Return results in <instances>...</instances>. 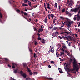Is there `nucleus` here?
<instances>
[{"label":"nucleus","instance_id":"36","mask_svg":"<svg viewBox=\"0 0 80 80\" xmlns=\"http://www.w3.org/2000/svg\"><path fill=\"white\" fill-rule=\"evenodd\" d=\"M4 59L6 61V62H8V59H7V58H5Z\"/></svg>","mask_w":80,"mask_h":80},{"label":"nucleus","instance_id":"11","mask_svg":"<svg viewBox=\"0 0 80 80\" xmlns=\"http://www.w3.org/2000/svg\"><path fill=\"white\" fill-rule=\"evenodd\" d=\"M52 36L53 37H55V36H56V32H54V33H52Z\"/></svg>","mask_w":80,"mask_h":80},{"label":"nucleus","instance_id":"14","mask_svg":"<svg viewBox=\"0 0 80 80\" xmlns=\"http://www.w3.org/2000/svg\"><path fill=\"white\" fill-rule=\"evenodd\" d=\"M47 18H47V17H46L44 19V22L46 23H47Z\"/></svg>","mask_w":80,"mask_h":80},{"label":"nucleus","instance_id":"21","mask_svg":"<svg viewBox=\"0 0 80 80\" xmlns=\"http://www.w3.org/2000/svg\"><path fill=\"white\" fill-rule=\"evenodd\" d=\"M51 17H53L54 18H55V15H53V14H51Z\"/></svg>","mask_w":80,"mask_h":80},{"label":"nucleus","instance_id":"35","mask_svg":"<svg viewBox=\"0 0 80 80\" xmlns=\"http://www.w3.org/2000/svg\"><path fill=\"white\" fill-rule=\"evenodd\" d=\"M63 47L64 49H66L67 48V47H66V46H63Z\"/></svg>","mask_w":80,"mask_h":80},{"label":"nucleus","instance_id":"29","mask_svg":"<svg viewBox=\"0 0 80 80\" xmlns=\"http://www.w3.org/2000/svg\"><path fill=\"white\" fill-rule=\"evenodd\" d=\"M33 73L34 75H37V74H38V72H34Z\"/></svg>","mask_w":80,"mask_h":80},{"label":"nucleus","instance_id":"40","mask_svg":"<svg viewBox=\"0 0 80 80\" xmlns=\"http://www.w3.org/2000/svg\"><path fill=\"white\" fill-rule=\"evenodd\" d=\"M34 57H35V58L36 57V54L35 53H34Z\"/></svg>","mask_w":80,"mask_h":80},{"label":"nucleus","instance_id":"27","mask_svg":"<svg viewBox=\"0 0 80 80\" xmlns=\"http://www.w3.org/2000/svg\"><path fill=\"white\" fill-rule=\"evenodd\" d=\"M66 14H67V15H68V14L69 13H70V12H68V11H66Z\"/></svg>","mask_w":80,"mask_h":80},{"label":"nucleus","instance_id":"3","mask_svg":"<svg viewBox=\"0 0 80 80\" xmlns=\"http://www.w3.org/2000/svg\"><path fill=\"white\" fill-rule=\"evenodd\" d=\"M63 38L64 40H65V38H66L67 40H68L69 39H70V40H71L72 39V36H65Z\"/></svg>","mask_w":80,"mask_h":80},{"label":"nucleus","instance_id":"58","mask_svg":"<svg viewBox=\"0 0 80 80\" xmlns=\"http://www.w3.org/2000/svg\"><path fill=\"white\" fill-rule=\"evenodd\" d=\"M56 34H57V35H58V32H57V31L56 32Z\"/></svg>","mask_w":80,"mask_h":80},{"label":"nucleus","instance_id":"46","mask_svg":"<svg viewBox=\"0 0 80 80\" xmlns=\"http://www.w3.org/2000/svg\"><path fill=\"white\" fill-rule=\"evenodd\" d=\"M34 44L35 45H37V42L36 41L35 42Z\"/></svg>","mask_w":80,"mask_h":80},{"label":"nucleus","instance_id":"53","mask_svg":"<svg viewBox=\"0 0 80 80\" xmlns=\"http://www.w3.org/2000/svg\"><path fill=\"white\" fill-rule=\"evenodd\" d=\"M80 6H79L78 7V8L77 10H79V9H80Z\"/></svg>","mask_w":80,"mask_h":80},{"label":"nucleus","instance_id":"31","mask_svg":"<svg viewBox=\"0 0 80 80\" xmlns=\"http://www.w3.org/2000/svg\"><path fill=\"white\" fill-rule=\"evenodd\" d=\"M46 79H48V80H52V78H46Z\"/></svg>","mask_w":80,"mask_h":80},{"label":"nucleus","instance_id":"54","mask_svg":"<svg viewBox=\"0 0 80 80\" xmlns=\"http://www.w3.org/2000/svg\"><path fill=\"white\" fill-rule=\"evenodd\" d=\"M8 2L9 3H10V4H12V2H11V1H9Z\"/></svg>","mask_w":80,"mask_h":80},{"label":"nucleus","instance_id":"30","mask_svg":"<svg viewBox=\"0 0 80 80\" xmlns=\"http://www.w3.org/2000/svg\"><path fill=\"white\" fill-rule=\"evenodd\" d=\"M2 14L1 13H0V18H2Z\"/></svg>","mask_w":80,"mask_h":80},{"label":"nucleus","instance_id":"8","mask_svg":"<svg viewBox=\"0 0 80 80\" xmlns=\"http://www.w3.org/2000/svg\"><path fill=\"white\" fill-rule=\"evenodd\" d=\"M58 68L59 72H60V73H63V72L62 70V69L59 68Z\"/></svg>","mask_w":80,"mask_h":80},{"label":"nucleus","instance_id":"15","mask_svg":"<svg viewBox=\"0 0 80 80\" xmlns=\"http://www.w3.org/2000/svg\"><path fill=\"white\" fill-rule=\"evenodd\" d=\"M39 30L38 31V33H40V32H42V31H43V29H39Z\"/></svg>","mask_w":80,"mask_h":80},{"label":"nucleus","instance_id":"50","mask_svg":"<svg viewBox=\"0 0 80 80\" xmlns=\"http://www.w3.org/2000/svg\"><path fill=\"white\" fill-rule=\"evenodd\" d=\"M50 52H51V50H49L48 52V54L49 53H50Z\"/></svg>","mask_w":80,"mask_h":80},{"label":"nucleus","instance_id":"20","mask_svg":"<svg viewBox=\"0 0 80 80\" xmlns=\"http://www.w3.org/2000/svg\"><path fill=\"white\" fill-rule=\"evenodd\" d=\"M48 17L49 20L50 19V17H51V15L50 14H49L48 15Z\"/></svg>","mask_w":80,"mask_h":80},{"label":"nucleus","instance_id":"48","mask_svg":"<svg viewBox=\"0 0 80 80\" xmlns=\"http://www.w3.org/2000/svg\"><path fill=\"white\" fill-rule=\"evenodd\" d=\"M8 66L9 67V68H10L11 67V66L10 65V64H8Z\"/></svg>","mask_w":80,"mask_h":80},{"label":"nucleus","instance_id":"49","mask_svg":"<svg viewBox=\"0 0 80 80\" xmlns=\"http://www.w3.org/2000/svg\"><path fill=\"white\" fill-rule=\"evenodd\" d=\"M53 24H55V20H53Z\"/></svg>","mask_w":80,"mask_h":80},{"label":"nucleus","instance_id":"32","mask_svg":"<svg viewBox=\"0 0 80 80\" xmlns=\"http://www.w3.org/2000/svg\"><path fill=\"white\" fill-rule=\"evenodd\" d=\"M28 0H24V2H25L24 3H28Z\"/></svg>","mask_w":80,"mask_h":80},{"label":"nucleus","instance_id":"26","mask_svg":"<svg viewBox=\"0 0 80 80\" xmlns=\"http://www.w3.org/2000/svg\"><path fill=\"white\" fill-rule=\"evenodd\" d=\"M28 4L30 7H32V2H30L29 3H28Z\"/></svg>","mask_w":80,"mask_h":80},{"label":"nucleus","instance_id":"63","mask_svg":"<svg viewBox=\"0 0 80 80\" xmlns=\"http://www.w3.org/2000/svg\"><path fill=\"white\" fill-rule=\"evenodd\" d=\"M37 21H38V20H37V19H36L35 22H37Z\"/></svg>","mask_w":80,"mask_h":80},{"label":"nucleus","instance_id":"57","mask_svg":"<svg viewBox=\"0 0 80 80\" xmlns=\"http://www.w3.org/2000/svg\"><path fill=\"white\" fill-rule=\"evenodd\" d=\"M38 37H40V34H39V33H38Z\"/></svg>","mask_w":80,"mask_h":80},{"label":"nucleus","instance_id":"23","mask_svg":"<svg viewBox=\"0 0 80 80\" xmlns=\"http://www.w3.org/2000/svg\"><path fill=\"white\" fill-rule=\"evenodd\" d=\"M58 28L55 27L52 30H56Z\"/></svg>","mask_w":80,"mask_h":80},{"label":"nucleus","instance_id":"38","mask_svg":"<svg viewBox=\"0 0 80 80\" xmlns=\"http://www.w3.org/2000/svg\"><path fill=\"white\" fill-rule=\"evenodd\" d=\"M67 23H68L67 24L71 23V22H70V21H67Z\"/></svg>","mask_w":80,"mask_h":80},{"label":"nucleus","instance_id":"39","mask_svg":"<svg viewBox=\"0 0 80 80\" xmlns=\"http://www.w3.org/2000/svg\"><path fill=\"white\" fill-rule=\"evenodd\" d=\"M58 38H60V39H62V37L60 36H58Z\"/></svg>","mask_w":80,"mask_h":80},{"label":"nucleus","instance_id":"6","mask_svg":"<svg viewBox=\"0 0 80 80\" xmlns=\"http://www.w3.org/2000/svg\"><path fill=\"white\" fill-rule=\"evenodd\" d=\"M61 33V34H63V35H64V33H67V34H70V32H68V31H65L64 32H62Z\"/></svg>","mask_w":80,"mask_h":80},{"label":"nucleus","instance_id":"28","mask_svg":"<svg viewBox=\"0 0 80 80\" xmlns=\"http://www.w3.org/2000/svg\"><path fill=\"white\" fill-rule=\"evenodd\" d=\"M56 55L57 56L56 57H59V56L58 55V52L57 51L56 52Z\"/></svg>","mask_w":80,"mask_h":80},{"label":"nucleus","instance_id":"1","mask_svg":"<svg viewBox=\"0 0 80 80\" xmlns=\"http://www.w3.org/2000/svg\"><path fill=\"white\" fill-rule=\"evenodd\" d=\"M73 69H69L68 67H66L64 68L65 70H68V72H73L74 70H76V71L78 72L79 70V67L78 65L76 63V60H74V62H73Z\"/></svg>","mask_w":80,"mask_h":80},{"label":"nucleus","instance_id":"52","mask_svg":"<svg viewBox=\"0 0 80 80\" xmlns=\"http://www.w3.org/2000/svg\"><path fill=\"white\" fill-rule=\"evenodd\" d=\"M38 39L39 40H41V38H38Z\"/></svg>","mask_w":80,"mask_h":80},{"label":"nucleus","instance_id":"47","mask_svg":"<svg viewBox=\"0 0 80 80\" xmlns=\"http://www.w3.org/2000/svg\"><path fill=\"white\" fill-rule=\"evenodd\" d=\"M53 47L51 48V52H53Z\"/></svg>","mask_w":80,"mask_h":80},{"label":"nucleus","instance_id":"22","mask_svg":"<svg viewBox=\"0 0 80 80\" xmlns=\"http://www.w3.org/2000/svg\"><path fill=\"white\" fill-rule=\"evenodd\" d=\"M62 11V13H64V12H65V9H63Z\"/></svg>","mask_w":80,"mask_h":80},{"label":"nucleus","instance_id":"25","mask_svg":"<svg viewBox=\"0 0 80 80\" xmlns=\"http://www.w3.org/2000/svg\"><path fill=\"white\" fill-rule=\"evenodd\" d=\"M22 6H28V5H27V4H25V3H22Z\"/></svg>","mask_w":80,"mask_h":80},{"label":"nucleus","instance_id":"44","mask_svg":"<svg viewBox=\"0 0 80 80\" xmlns=\"http://www.w3.org/2000/svg\"><path fill=\"white\" fill-rule=\"evenodd\" d=\"M29 48V50L30 52H32V49H30V48Z\"/></svg>","mask_w":80,"mask_h":80},{"label":"nucleus","instance_id":"60","mask_svg":"<svg viewBox=\"0 0 80 80\" xmlns=\"http://www.w3.org/2000/svg\"><path fill=\"white\" fill-rule=\"evenodd\" d=\"M60 61H63V59H61L60 60Z\"/></svg>","mask_w":80,"mask_h":80},{"label":"nucleus","instance_id":"19","mask_svg":"<svg viewBox=\"0 0 80 80\" xmlns=\"http://www.w3.org/2000/svg\"><path fill=\"white\" fill-rule=\"evenodd\" d=\"M67 25H68V28H69V27H71V23H70V24H67Z\"/></svg>","mask_w":80,"mask_h":80},{"label":"nucleus","instance_id":"4","mask_svg":"<svg viewBox=\"0 0 80 80\" xmlns=\"http://www.w3.org/2000/svg\"><path fill=\"white\" fill-rule=\"evenodd\" d=\"M12 68H15V66H17L18 65L14 63H12Z\"/></svg>","mask_w":80,"mask_h":80},{"label":"nucleus","instance_id":"24","mask_svg":"<svg viewBox=\"0 0 80 80\" xmlns=\"http://www.w3.org/2000/svg\"><path fill=\"white\" fill-rule=\"evenodd\" d=\"M29 75H33V72L30 71V72H29Z\"/></svg>","mask_w":80,"mask_h":80},{"label":"nucleus","instance_id":"34","mask_svg":"<svg viewBox=\"0 0 80 80\" xmlns=\"http://www.w3.org/2000/svg\"><path fill=\"white\" fill-rule=\"evenodd\" d=\"M24 15L25 16H27V15H28V14L27 13H26V12H25L24 13Z\"/></svg>","mask_w":80,"mask_h":80},{"label":"nucleus","instance_id":"62","mask_svg":"<svg viewBox=\"0 0 80 80\" xmlns=\"http://www.w3.org/2000/svg\"><path fill=\"white\" fill-rule=\"evenodd\" d=\"M80 26V23L79 22V24L78 25V27H79Z\"/></svg>","mask_w":80,"mask_h":80},{"label":"nucleus","instance_id":"18","mask_svg":"<svg viewBox=\"0 0 80 80\" xmlns=\"http://www.w3.org/2000/svg\"><path fill=\"white\" fill-rule=\"evenodd\" d=\"M41 42L42 43H43L44 44H45V40H44V39L42 40V41H41Z\"/></svg>","mask_w":80,"mask_h":80},{"label":"nucleus","instance_id":"41","mask_svg":"<svg viewBox=\"0 0 80 80\" xmlns=\"http://www.w3.org/2000/svg\"><path fill=\"white\" fill-rule=\"evenodd\" d=\"M51 63H53V64L54 63V61H51Z\"/></svg>","mask_w":80,"mask_h":80},{"label":"nucleus","instance_id":"64","mask_svg":"<svg viewBox=\"0 0 80 80\" xmlns=\"http://www.w3.org/2000/svg\"><path fill=\"white\" fill-rule=\"evenodd\" d=\"M80 9L79 10V11L78 12V14H80Z\"/></svg>","mask_w":80,"mask_h":80},{"label":"nucleus","instance_id":"12","mask_svg":"<svg viewBox=\"0 0 80 80\" xmlns=\"http://www.w3.org/2000/svg\"><path fill=\"white\" fill-rule=\"evenodd\" d=\"M17 72H18V69H17L16 70L15 69L14 70V73H17Z\"/></svg>","mask_w":80,"mask_h":80},{"label":"nucleus","instance_id":"37","mask_svg":"<svg viewBox=\"0 0 80 80\" xmlns=\"http://www.w3.org/2000/svg\"><path fill=\"white\" fill-rule=\"evenodd\" d=\"M38 6V5H36L34 6H33V8H35L37 7Z\"/></svg>","mask_w":80,"mask_h":80},{"label":"nucleus","instance_id":"43","mask_svg":"<svg viewBox=\"0 0 80 80\" xmlns=\"http://www.w3.org/2000/svg\"><path fill=\"white\" fill-rule=\"evenodd\" d=\"M67 2L68 4V3H70V1H69V0H67Z\"/></svg>","mask_w":80,"mask_h":80},{"label":"nucleus","instance_id":"51","mask_svg":"<svg viewBox=\"0 0 80 80\" xmlns=\"http://www.w3.org/2000/svg\"><path fill=\"white\" fill-rule=\"evenodd\" d=\"M76 19H77V17H74L73 18L74 20H75Z\"/></svg>","mask_w":80,"mask_h":80},{"label":"nucleus","instance_id":"2","mask_svg":"<svg viewBox=\"0 0 80 80\" xmlns=\"http://www.w3.org/2000/svg\"><path fill=\"white\" fill-rule=\"evenodd\" d=\"M20 73L21 75L24 78H26L27 77V74H26L25 73H23V71H21L20 72Z\"/></svg>","mask_w":80,"mask_h":80},{"label":"nucleus","instance_id":"13","mask_svg":"<svg viewBox=\"0 0 80 80\" xmlns=\"http://www.w3.org/2000/svg\"><path fill=\"white\" fill-rule=\"evenodd\" d=\"M27 70L29 72H31V70H30V68H28V67H27Z\"/></svg>","mask_w":80,"mask_h":80},{"label":"nucleus","instance_id":"10","mask_svg":"<svg viewBox=\"0 0 80 80\" xmlns=\"http://www.w3.org/2000/svg\"><path fill=\"white\" fill-rule=\"evenodd\" d=\"M70 67V64L67 63L66 64V67Z\"/></svg>","mask_w":80,"mask_h":80},{"label":"nucleus","instance_id":"5","mask_svg":"<svg viewBox=\"0 0 80 80\" xmlns=\"http://www.w3.org/2000/svg\"><path fill=\"white\" fill-rule=\"evenodd\" d=\"M77 10H78L77 8H75L74 9H71V12H74V13H76V12H77Z\"/></svg>","mask_w":80,"mask_h":80},{"label":"nucleus","instance_id":"55","mask_svg":"<svg viewBox=\"0 0 80 80\" xmlns=\"http://www.w3.org/2000/svg\"><path fill=\"white\" fill-rule=\"evenodd\" d=\"M61 8V6L59 5V10H60V8Z\"/></svg>","mask_w":80,"mask_h":80},{"label":"nucleus","instance_id":"56","mask_svg":"<svg viewBox=\"0 0 80 80\" xmlns=\"http://www.w3.org/2000/svg\"><path fill=\"white\" fill-rule=\"evenodd\" d=\"M13 79H14V78H12V77H11V78L10 80H13Z\"/></svg>","mask_w":80,"mask_h":80},{"label":"nucleus","instance_id":"45","mask_svg":"<svg viewBox=\"0 0 80 80\" xmlns=\"http://www.w3.org/2000/svg\"><path fill=\"white\" fill-rule=\"evenodd\" d=\"M52 27H53V26H51V27H49V28H50V29H52Z\"/></svg>","mask_w":80,"mask_h":80},{"label":"nucleus","instance_id":"17","mask_svg":"<svg viewBox=\"0 0 80 80\" xmlns=\"http://www.w3.org/2000/svg\"><path fill=\"white\" fill-rule=\"evenodd\" d=\"M54 7H55L56 8H57V7L58 6V4H57V3H56L54 4Z\"/></svg>","mask_w":80,"mask_h":80},{"label":"nucleus","instance_id":"59","mask_svg":"<svg viewBox=\"0 0 80 80\" xmlns=\"http://www.w3.org/2000/svg\"><path fill=\"white\" fill-rule=\"evenodd\" d=\"M21 13H22L23 14L24 13V12H23V11H21Z\"/></svg>","mask_w":80,"mask_h":80},{"label":"nucleus","instance_id":"33","mask_svg":"<svg viewBox=\"0 0 80 80\" xmlns=\"http://www.w3.org/2000/svg\"><path fill=\"white\" fill-rule=\"evenodd\" d=\"M16 11L18 13H19V12H20V10L19 9H17Z\"/></svg>","mask_w":80,"mask_h":80},{"label":"nucleus","instance_id":"16","mask_svg":"<svg viewBox=\"0 0 80 80\" xmlns=\"http://www.w3.org/2000/svg\"><path fill=\"white\" fill-rule=\"evenodd\" d=\"M47 5H48V7H47L48 8V9L50 10V4L49 3H48Z\"/></svg>","mask_w":80,"mask_h":80},{"label":"nucleus","instance_id":"7","mask_svg":"<svg viewBox=\"0 0 80 80\" xmlns=\"http://www.w3.org/2000/svg\"><path fill=\"white\" fill-rule=\"evenodd\" d=\"M23 66L25 68H27V67H28V66H27V63H23Z\"/></svg>","mask_w":80,"mask_h":80},{"label":"nucleus","instance_id":"42","mask_svg":"<svg viewBox=\"0 0 80 80\" xmlns=\"http://www.w3.org/2000/svg\"><path fill=\"white\" fill-rule=\"evenodd\" d=\"M68 16H69V17H71L72 16V14L69 13L68 14Z\"/></svg>","mask_w":80,"mask_h":80},{"label":"nucleus","instance_id":"61","mask_svg":"<svg viewBox=\"0 0 80 80\" xmlns=\"http://www.w3.org/2000/svg\"><path fill=\"white\" fill-rule=\"evenodd\" d=\"M49 68H51V66H50V65H49L48 66Z\"/></svg>","mask_w":80,"mask_h":80},{"label":"nucleus","instance_id":"9","mask_svg":"<svg viewBox=\"0 0 80 80\" xmlns=\"http://www.w3.org/2000/svg\"><path fill=\"white\" fill-rule=\"evenodd\" d=\"M77 20L78 22H79V21L80 20V16H77Z\"/></svg>","mask_w":80,"mask_h":80}]
</instances>
